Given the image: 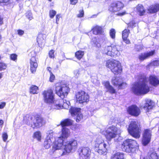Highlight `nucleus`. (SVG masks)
I'll list each match as a JSON object with an SVG mask.
<instances>
[{"label": "nucleus", "mask_w": 159, "mask_h": 159, "mask_svg": "<svg viewBox=\"0 0 159 159\" xmlns=\"http://www.w3.org/2000/svg\"><path fill=\"white\" fill-rule=\"evenodd\" d=\"M141 80V82L134 84L132 88L133 92L137 95L145 94L149 92L150 90L146 77L143 75Z\"/></svg>", "instance_id": "1"}, {"label": "nucleus", "mask_w": 159, "mask_h": 159, "mask_svg": "<svg viewBox=\"0 0 159 159\" xmlns=\"http://www.w3.org/2000/svg\"><path fill=\"white\" fill-rule=\"evenodd\" d=\"M24 122L33 129L38 128L45 124L40 116H34L27 115L24 117Z\"/></svg>", "instance_id": "2"}, {"label": "nucleus", "mask_w": 159, "mask_h": 159, "mask_svg": "<svg viewBox=\"0 0 159 159\" xmlns=\"http://www.w3.org/2000/svg\"><path fill=\"white\" fill-rule=\"evenodd\" d=\"M106 65L115 75L120 74L122 72L121 64L118 61L114 60H108L107 61Z\"/></svg>", "instance_id": "3"}, {"label": "nucleus", "mask_w": 159, "mask_h": 159, "mask_svg": "<svg viewBox=\"0 0 159 159\" xmlns=\"http://www.w3.org/2000/svg\"><path fill=\"white\" fill-rule=\"evenodd\" d=\"M106 65L115 75L120 74L122 72L121 64L118 61L114 60H108L107 61Z\"/></svg>", "instance_id": "4"}, {"label": "nucleus", "mask_w": 159, "mask_h": 159, "mask_svg": "<svg viewBox=\"0 0 159 159\" xmlns=\"http://www.w3.org/2000/svg\"><path fill=\"white\" fill-rule=\"evenodd\" d=\"M138 148L136 141L132 139H127L124 141L121 145L123 151L127 152H134Z\"/></svg>", "instance_id": "5"}, {"label": "nucleus", "mask_w": 159, "mask_h": 159, "mask_svg": "<svg viewBox=\"0 0 159 159\" xmlns=\"http://www.w3.org/2000/svg\"><path fill=\"white\" fill-rule=\"evenodd\" d=\"M105 47L103 52L104 53L112 57L118 56L120 55V46L118 45H111L109 46L110 43Z\"/></svg>", "instance_id": "6"}, {"label": "nucleus", "mask_w": 159, "mask_h": 159, "mask_svg": "<svg viewBox=\"0 0 159 159\" xmlns=\"http://www.w3.org/2000/svg\"><path fill=\"white\" fill-rule=\"evenodd\" d=\"M101 133L105 135L106 138L108 141L116 138L120 133V130L114 126L108 127L105 131L101 130Z\"/></svg>", "instance_id": "7"}, {"label": "nucleus", "mask_w": 159, "mask_h": 159, "mask_svg": "<svg viewBox=\"0 0 159 159\" xmlns=\"http://www.w3.org/2000/svg\"><path fill=\"white\" fill-rule=\"evenodd\" d=\"M128 131L129 134L134 138L138 139L140 137V129L136 121H132L129 125Z\"/></svg>", "instance_id": "8"}, {"label": "nucleus", "mask_w": 159, "mask_h": 159, "mask_svg": "<svg viewBox=\"0 0 159 159\" xmlns=\"http://www.w3.org/2000/svg\"><path fill=\"white\" fill-rule=\"evenodd\" d=\"M55 90L57 95L63 98L67 96L69 88L66 84L57 83L56 84Z\"/></svg>", "instance_id": "9"}, {"label": "nucleus", "mask_w": 159, "mask_h": 159, "mask_svg": "<svg viewBox=\"0 0 159 159\" xmlns=\"http://www.w3.org/2000/svg\"><path fill=\"white\" fill-rule=\"evenodd\" d=\"M72 124V121L70 119H66L62 121L61 123V125L63 127L70 125ZM70 134V129L66 127H63L61 129V136L62 139L64 140L68 137Z\"/></svg>", "instance_id": "10"}, {"label": "nucleus", "mask_w": 159, "mask_h": 159, "mask_svg": "<svg viewBox=\"0 0 159 159\" xmlns=\"http://www.w3.org/2000/svg\"><path fill=\"white\" fill-rule=\"evenodd\" d=\"M77 141L75 139H71L68 141L65 145L64 151H63L62 154L65 155L66 153L75 151L77 148Z\"/></svg>", "instance_id": "11"}, {"label": "nucleus", "mask_w": 159, "mask_h": 159, "mask_svg": "<svg viewBox=\"0 0 159 159\" xmlns=\"http://www.w3.org/2000/svg\"><path fill=\"white\" fill-rule=\"evenodd\" d=\"M42 95L44 102L47 103H51V109H52V105L54 102V98L52 91L51 89L45 90L43 92Z\"/></svg>", "instance_id": "12"}, {"label": "nucleus", "mask_w": 159, "mask_h": 159, "mask_svg": "<svg viewBox=\"0 0 159 159\" xmlns=\"http://www.w3.org/2000/svg\"><path fill=\"white\" fill-rule=\"evenodd\" d=\"M63 141L64 140L62 139L61 137H59L56 139L52 149L49 151V154H52L56 150L61 149L63 148L64 149L65 145H63Z\"/></svg>", "instance_id": "13"}, {"label": "nucleus", "mask_w": 159, "mask_h": 159, "mask_svg": "<svg viewBox=\"0 0 159 159\" xmlns=\"http://www.w3.org/2000/svg\"><path fill=\"white\" fill-rule=\"evenodd\" d=\"M76 101L80 103L87 102L89 101V96L87 93L81 91L77 93L75 95Z\"/></svg>", "instance_id": "14"}, {"label": "nucleus", "mask_w": 159, "mask_h": 159, "mask_svg": "<svg viewBox=\"0 0 159 159\" xmlns=\"http://www.w3.org/2000/svg\"><path fill=\"white\" fill-rule=\"evenodd\" d=\"M53 132L52 130H49L47 132V137L45 139L43 143V147L46 149L49 148L52 146L53 141Z\"/></svg>", "instance_id": "15"}, {"label": "nucleus", "mask_w": 159, "mask_h": 159, "mask_svg": "<svg viewBox=\"0 0 159 159\" xmlns=\"http://www.w3.org/2000/svg\"><path fill=\"white\" fill-rule=\"evenodd\" d=\"M96 142L97 143L96 146L98 145V152L100 155H106L107 151V145L104 143L103 140L101 138H98L97 139Z\"/></svg>", "instance_id": "16"}, {"label": "nucleus", "mask_w": 159, "mask_h": 159, "mask_svg": "<svg viewBox=\"0 0 159 159\" xmlns=\"http://www.w3.org/2000/svg\"><path fill=\"white\" fill-rule=\"evenodd\" d=\"M101 43H102L104 45H108L109 44V42L105 37L100 38L93 37L92 38L91 44L94 46L98 48L100 47L101 45Z\"/></svg>", "instance_id": "17"}, {"label": "nucleus", "mask_w": 159, "mask_h": 159, "mask_svg": "<svg viewBox=\"0 0 159 159\" xmlns=\"http://www.w3.org/2000/svg\"><path fill=\"white\" fill-rule=\"evenodd\" d=\"M124 7V5L121 2L116 1L111 3L108 9L111 12H117L122 9Z\"/></svg>", "instance_id": "18"}, {"label": "nucleus", "mask_w": 159, "mask_h": 159, "mask_svg": "<svg viewBox=\"0 0 159 159\" xmlns=\"http://www.w3.org/2000/svg\"><path fill=\"white\" fill-rule=\"evenodd\" d=\"M61 102L63 103L62 105V103L59 104L57 101H56L55 103H53L52 105V109H59L62 108L67 109L69 108V105L70 104V102L66 100L61 99L60 101Z\"/></svg>", "instance_id": "19"}, {"label": "nucleus", "mask_w": 159, "mask_h": 159, "mask_svg": "<svg viewBox=\"0 0 159 159\" xmlns=\"http://www.w3.org/2000/svg\"><path fill=\"white\" fill-rule=\"evenodd\" d=\"M80 108L75 107L71 108L70 110L72 116L74 117L77 122H79L83 117V116L80 112Z\"/></svg>", "instance_id": "20"}, {"label": "nucleus", "mask_w": 159, "mask_h": 159, "mask_svg": "<svg viewBox=\"0 0 159 159\" xmlns=\"http://www.w3.org/2000/svg\"><path fill=\"white\" fill-rule=\"evenodd\" d=\"M78 152L80 159H88L91 153L90 150L88 147L80 148Z\"/></svg>", "instance_id": "21"}, {"label": "nucleus", "mask_w": 159, "mask_h": 159, "mask_svg": "<svg viewBox=\"0 0 159 159\" xmlns=\"http://www.w3.org/2000/svg\"><path fill=\"white\" fill-rule=\"evenodd\" d=\"M112 84L115 86H118L120 89H124L126 86V83L123 82L122 79L119 77H113L111 80Z\"/></svg>", "instance_id": "22"}, {"label": "nucleus", "mask_w": 159, "mask_h": 159, "mask_svg": "<svg viewBox=\"0 0 159 159\" xmlns=\"http://www.w3.org/2000/svg\"><path fill=\"white\" fill-rule=\"evenodd\" d=\"M127 111L129 114L135 116H138L140 113L139 108L134 105L129 107L127 109Z\"/></svg>", "instance_id": "23"}, {"label": "nucleus", "mask_w": 159, "mask_h": 159, "mask_svg": "<svg viewBox=\"0 0 159 159\" xmlns=\"http://www.w3.org/2000/svg\"><path fill=\"white\" fill-rule=\"evenodd\" d=\"M142 105L141 107L143 108L147 111H148L152 109L154 103L150 99H146L142 102Z\"/></svg>", "instance_id": "24"}, {"label": "nucleus", "mask_w": 159, "mask_h": 159, "mask_svg": "<svg viewBox=\"0 0 159 159\" xmlns=\"http://www.w3.org/2000/svg\"><path fill=\"white\" fill-rule=\"evenodd\" d=\"M151 132L148 129H146L145 130L143 134V137L142 139L143 144L146 146L150 142L151 139Z\"/></svg>", "instance_id": "25"}, {"label": "nucleus", "mask_w": 159, "mask_h": 159, "mask_svg": "<svg viewBox=\"0 0 159 159\" xmlns=\"http://www.w3.org/2000/svg\"><path fill=\"white\" fill-rule=\"evenodd\" d=\"M148 80L149 83L151 85L156 87L159 85V78L155 75H150Z\"/></svg>", "instance_id": "26"}, {"label": "nucleus", "mask_w": 159, "mask_h": 159, "mask_svg": "<svg viewBox=\"0 0 159 159\" xmlns=\"http://www.w3.org/2000/svg\"><path fill=\"white\" fill-rule=\"evenodd\" d=\"M155 53V50H152L146 52L142 53L139 56V58L141 61H143L152 56Z\"/></svg>", "instance_id": "27"}, {"label": "nucleus", "mask_w": 159, "mask_h": 159, "mask_svg": "<svg viewBox=\"0 0 159 159\" xmlns=\"http://www.w3.org/2000/svg\"><path fill=\"white\" fill-rule=\"evenodd\" d=\"M38 66L37 61L34 57H32L30 61V70L32 73H34Z\"/></svg>", "instance_id": "28"}, {"label": "nucleus", "mask_w": 159, "mask_h": 159, "mask_svg": "<svg viewBox=\"0 0 159 159\" xmlns=\"http://www.w3.org/2000/svg\"><path fill=\"white\" fill-rule=\"evenodd\" d=\"M104 85L107 91L111 93H116L115 90L110 85L109 82L106 81L104 82Z\"/></svg>", "instance_id": "29"}, {"label": "nucleus", "mask_w": 159, "mask_h": 159, "mask_svg": "<svg viewBox=\"0 0 159 159\" xmlns=\"http://www.w3.org/2000/svg\"><path fill=\"white\" fill-rule=\"evenodd\" d=\"M159 10V4H156L150 6L148 9V11L150 13H154Z\"/></svg>", "instance_id": "30"}, {"label": "nucleus", "mask_w": 159, "mask_h": 159, "mask_svg": "<svg viewBox=\"0 0 159 159\" xmlns=\"http://www.w3.org/2000/svg\"><path fill=\"white\" fill-rule=\"evenodd\" d=\"M45 34H39L37 38V42L39 45L43 44L45 42Z\"/></svg>", "instance_id": "31"}, {"label": "nucleus", "mask_w": 159, "mask_h": 159, "mask_svg": "<svg viewBox=\"0 0 159 159\" xmlns=\"http://www.w3.org/2000/svg\"><path fill=\"white\" fill-rule=\"evenodd\" d=\"M93 33L95 34H100L103 32V30L101 27L96 26L92 30Z\"/></svg>", "instance_id": "32"}, {"label": "nucleus", "mask_w": 159, "mask_h": 159, "mask_svg": "<svg viewBox=\"0 0 159 159\" xmlns=\"http://www.w3.org/2000/svg\"><path fill=\"white\" fill-rule=\"evenodd\" d=\"M137 11L140 16L143 15L145 13V10L143 6L141 4H139L136 7Z\"/></svg>", "instance_id": "33"}, {"label": "nucleus", "mask_w": 159, "mask_h": 159, "mask_svg": "<svg viewBox=\"0 0 159 159\" xmlns=\"http://www.w3.org/2000/svg\"><path fill=\"white\" fill-rule=\"evenodd\" d=\"M30 92L33 94H37L38 92V87L34 85H32L30 88Z\"/></svg>", "instance_id": "34"}, {"label": "nucleus", "mask_w": 159, "mask_h": 159, "mask_svg": "<svg viewBox=\"0 0 159 159\" xmlns=\"http://www.w3.org/2000/svg\"><path fill=\"white\" fill-rule=\"evenodd\" d=\"M111 159H123V155L120 152H117L111 157Z\"/></svg>", "instance_id": "35"}, {"label": "nucleus", "mask_w": 159, "mask_h": 159, "mask_svg": "<svg viewBox=\"0 0 159 159\" xmlns=\"http://www.w3.org/2000/svg\"><path fill=\"white\" fill-rule=\"evenodd\" d=\"M130 33V31L128 29H125L124 30L122 33V37L123 39H127Z\"/></svg>", "instance_id": "36"}, {"label": "nucleus", "mask_w": 159, "mask_h": 159, "mask_svg": "<svg viewBox=\"0 0 159 159\" xmlns=\"http://www.w3.org/2000/svg\"><path fill=\"white\" fill-rule=\"evenodd\" d=\"M84 54V51L79 50L75 53V56L78 59H80L82 57Z\"/></svg>", "instance_id": "37"}, {"label": "nucleus", "mask_w": 159, "mask_h": 159, "mask_svg": "<svg viewBox=\"0 0 159 159\" xmlns=\"http://www.w3.org/2000/svg\"><path fill=\"white\" fill-rule=\"evenodd\" d=\"M33 137L36 139L40 141L41 139V133L39 131H37L35 132L34 134Z\"/></svg>", "instance_id": "38"}, {"label": "nucleus", "mask_w": 159, "mask_h": 159, "mask_svg": "<svg viewBox=\"0 0 159 159\" xmlns=\"http://www.w3.org/2000/svg\"><path fill=\"white\" fill-rule=\"evenodd\" d=\"M158 157L157 156V154L155 152L152 153L150 156L147 158L146 159L144 158V159H158Z\"/></svg>", "instance_id": "39"}, {"label": "nucleus", "mask_w": 159, "mask_h": 159, "mask_svg": "<svg viewBox=\"0 0 159 159\" xmlns=\"http://www.w3.org/2000/svg\"><path fill=\"white\" fill-rule=\"evenodd\" d=\"M116 31L113 29H111L110 31V35L111 37L114 39L115 37Z\"/></svg>", "instance_id": "40"}, {"label": "nucleus", "mask_w": 159, "mask_h": 159, "mask_svg": "<svg viewBox=\"0 0 159 159\" xmlns=\"http://www.w3.org/2000/svg\"><path fill=\"white\" fill-rule=\"evenodd\" d=\"M56 11L53 10H50L49 12V16L51 18H53L54 16L56 15Z\"/></svg>", "instance_id": "41"}, {"label": "nucleus", "mask_w": 159, "mask_h": 159, "mask_svg": "<svg viewBox=\"0 0 159 159\" xmlns=\"http://www.w3.org/2000/svg\"><path fill=\"white\" fill-rule=\"evenodd\" d=\"M26 16L30 20L33 19L32 13L30 11H28L26 13Z\"/></svg>", "instance_id": "42"}, {"label": "nucleus", "mask_w": 159, "mask_h": 159, "mask_svg": "<svg viewBox=\"0 0 159 159\" xmlns=\"http://www.w3.org/2000/svg\"><path fill=\"white\" fill-rule=\"evenodd\" d=\"M17 55L15 54H12L10 55V59L14 61H16L17 59Z\"/></svg>", "instance_id": "43"}, {"label": "nucleus", "mask_w": 159, "mask_h": 159, "mask_svg": "<svg viewBox=\"0 0 159 159\" xmlns=\"http://www.w3.org/2000/svg\"><path fill=\"white\" fill-rule=\"evenodd\" d=\"M55 51L53 50H50L49 52V57L51 58H54V53Z\"/></svg>", "instance_id": "44"}, {"label": "nucleus", "mask_w": 159, "mask_h": 159, "mask_svg": "<svg viewBox=\"0 0 159 159\" xmlns=\"http://www.w3.org/2000/svg\"><path fill=\"white\" fill-rule=\"evenodd\" d=\"M7 67V65L3 63H0V70L5 69Z\"/></svg>", "instance_id": "45"}, {"label": "nucleus", "mask_w": 159, "mask_h": 159, "mask_svg": "<svg viewBox=\"0 0 159 159\" xmlns=\"http://www.w3.org/2000/svg\"><path fill=\"white\" fill-rule=\"evenodd\" d=\"M2 138L4 142H6L7 138L8 135L6 133H3L2 134Z\"/></svg>", "instance_id": "46"}, {"label": "nucleus", "mask_w": 159, "mask_h": 159, "mask_svg": "<svg viewBox=\"0 0 159 159\" xmlns=\"http://www.w3.org/2000/svg\"><path fill=\"white\" fill-rule=\"evenodd\" d=\"M159 65V61L157 60L153 61L150 64V65L152 66H158Z\"/></svg>", "instance_id": "47"}, {"label": "nucleus", "mask_w": 159, "mask_h": 159, "mask_svg": "<svg viewBox=\"0 0 159 159\" xmlns=\"http://www.w3.org/2000/svg\"><path fill=\"white\" fill-rule=\"evenodd\" d=\"M136 23L135 21L132 20L128 24V26H130L132 28H134L136 26Z\"/></svg>", "instance_id": "48"}, {"label": "nucleus", "mask_w": 159, "mask_h": 159, "mask_svg": "<svg viewBox=\"0 0 159 159\" xmlns=\"http://www.w3.org/2000/svg\"><path fill=\"white\" fill-rule=\"evenodd\" d=\"M74 77L76 78H77L80 75L79 71L78 70H76L74 71Z\"/></svg>", "instance_id": "49"}, {"label": "nucleus", "mask_w": 159, "mask_h": 159, "mask_svg": "<svg viewBox=\"0 0 159 159\" xmlns=\"http://www.w3.org/2000/svg\"><path fill=\"white\" fill-rule=\"evenodd\" d=\"M55 78V76L52 73H51L50 74V77L49 78V81L51 82H53Z\"/></svg>", "instance_id": "50"}, {"label": "nucleus", "mask_w": 159, "mask_h": 159, "mask_svg": "<svg viewBox=\"0 0 159 159\" xmlns=\"http://www.w3.org/2000/svg\"><path fill=\"white\" fill-rule=\"evenodd\" d=\"M84 15V12L83 10L80 11L79 13L77 15L78 17H83Z\"/></svg>", "instance_id": "51"}, {"label": "nucleus", "mask_w": 159, "mask_h": 159, "mask_svg": "<svg viewBox=\"0 0 159 159\" xmlns=\"http://www.w3.org/2000/svg\"><path fill=\"white\" fill-rule=\"evenodd\" d=\"M18 34L20 35H22L24 33V31L21 30H17Z\"/></svg>", "instance_id": "52"}, {"label": "nucleus", "mask_w": 159, "mask_h": 159, "mask_svg": "<svg viewBox=\"0 0 159 159\" xmlns=\"http://www.w3.org/2000/svg\"><path fill=\"white\" fill-rule=\"evenodd\" d=\"M70 3L72 5L75 4L78 2V0H70Z\"/></svg>", "instance_id": "53"}, {"label": "nucleus", "mask_w": 159, "mask_h": 159, "mask_svg": "<svg viewBox=\"0 0 159 159\" xmlns=\"http://www.w3.org/2000/svg\"><path fill=\"white\" fill-rule=\"evenodd\" d=\"M116 122V120L113 117L111 118L110 120L109 123L111 124H112L113 123Z\"/></svg>", "instance_id": "54"}, {"label": "nucleus", "mask_w": 159, "mask_h": 159, "mask_svg": "<svg viewBox=\"0 0 159 159\" xmlns=\"http://www.w3.org/2000/svg\"><path fill=\"white\" fill-rule=\"evenodd\" d=\"M60 15V14H58L56 16V23L57 24H58V21L59 20Z\"/></svg>", "instance_id": "55"}, {"label": "nucleus", "mask_w": 159, "mask_h": 159, "mask_svg": "<svg viewBox=\"0 0 159 159\" xmlns=\"http://www.w3.org/2000/svg\"><path fill=\"white\" fill-rule=\"evenodd\" d=\"M6 103L3 102L0 104V109H2L5 106Z\"/></svg>", "instance_id": "56"}, {"label": "nucleus", "mask_w": 159, "mask_h": 159, "mask_svg": "<svg viewBox=\"0 0 159 159\" xmlns=\"http://www.w3.org/2000/svg\"><path fill=\"white\" fill-rule=\"evenodd\" d=\"M123 40L127 44H129L130 43V41L129 39H123Z\"/></svg>", "instance_id": "57"}, {"label": "nucleus", "mask_w": 159, "mask_h": 159, "mask_svg": "<svg viewBox=\"0 0 159 159\" xmlns=\"http://www.w3.org/2000/svg\"><path fill=\"white\" fill-rule=\"evenodd\" d=\"M10 0H0V3H7Z\"/></svg>", "instance_id": "58"}, {"label": "nucleus", "mask_w": 159, "mask_h": 159, "mask_svg": "<svg viewBox=\"0 0 159 159\" xmlns=\"http://www.w3.org/2000/svg\"><path fill=\"white\" fill-rule=\"evenodd\" d=\"M125 13V12H123L122 13H119L118 15L119 16H122L124 15Z\"/></svg>", "instance_id": "59"}, {"label": "nucleus", "mask_w": 159, "mask_h": 159, "mask_svg": "<svg viewBox=\"0 0 159 159\" xmlns=\"http://www.w3.org/2000/svg\"><path fill=\"white\" fill-rule=\"evenodd\" d=\"M47 70L49 72L50 74H51V73H52L51 72L52 69L50 67H48L47 68Z\"/></svg>", "instance_id": "60"}, {"label": "nucleus", "mask_w": 159, "mask_h": 159, "mask_svg": "<svg viewBox=\"0 0 159 159\" xmlns=\"http://www.w3.org/2000/svg\"><path fill=\"white\" fill-rule=\"evenodd\" d=\"M139 49H138V51H140V50H142L143 48V46H142L140 45V46H139Z\"/></svg>", "instance_id": "61"}, {"label": "nucleus", "mask_w": 159, "mask_h": 159, "mask_svg": "<svg viewBox=\"0 0 159 159\" xmlns=\"http://www.w3.org/2000/svg\"><path fill=\"white\" fill-rule=\"evenodd\" d=\"M3 124V121L2 120H0V125H2Z\"/></svg>", "instance_id": "62"}, {"label": "nucleus", "mask_w": 159, "mask_h": 159, "mask_svg": "<svg viewBox=\"0 0 159 159\" xmlns=\"http://www.w3.org/2000/svg\"><path fill=\"white\" fill-rule=\"evenodd\" d=\"M3 23L2 19L0 17V25L2 24Z\"/></svg>", "instance_id": "63"}, {"label": "nucleus", "mask_w": 159, "mask_h": 159, "mask_svg": "<svg viewBox=\"0 0 159 159\" xmlns=\"http://www.w3.org/2000/svg\"><path fill=\"white\" fill-rule=\"evenodd\" d=\"M97 16V15H93L91 17L92 18H94V16Z\"/></svg>", "instance_id": "64"}]
</instances>
